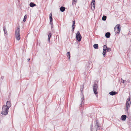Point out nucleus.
I'll return each instance as SVG.
<instances>
[{
    "label": "nucleus",
    "instance_id": "nucleus-1",
    "mask_svg": "<svg viewBox=\"0 0 131 131\" xmlns=\"http://www.w3.org/2000/svg\"><path fill=\"white\" fill-rule=\"evenodd\" d=\"M20 32V26L18 25L15 30V34L16 39L18 40H19L21 38Z\"/></svg>",
    "mask_w": 131,
    "mask_h": 131
},
{
    "label": "nucleus",
    "instance_id": "nucleus-2",
    "mask_svg": "<svg viewBox=\"0 0 131 131\" xmlns=\"http://www.w3.org/2000/svg\"><path fill=\"white\" fill-rule=\"evenodd\" d=\"M84 88V85L81 86L80 91L81 93L82 96V97L81 98V103L80 105V107L84 103V95L83 93V90Z\"/></svg>",
    "mask_w": 131,
    "mask_h": 131
},
{
    "label": "nucleus",
    "instance_id": "nucleus-3",
    "mask_svg": "<svg viewBox=\"0 0 131 131\" xmlns=\"http://www.w3.org/2000/svg\"><path fill=\"white\" fill-rule=\"evenodd\" d=\"M8 109L7 108L3 106L1 114L3 115H6L8 114Z\"/></svg>",
    "mask_w": 131,
    "mask_h": 131
},
{
    "label": "nucleus",
    "instance_id": "nucleus-4",
    "mask_svg": "<svg viewBox=\"0 0 131 131\" xmlns=\"http://www.w3.org/2000/svg\"><path fill=\"white\" fill-rule=\"evenodd\" d=\"M94 93L95 94L98 93L97 89L98 88L97 83L96 82H94V84L93 86Z\"/></svg>",
    "mask_w": 131,
    "mask_h": 131
},
{
    "label": "nucleus",
    "instance_id": "nucleus-5",
    "mask_svg": "<svg viewBox=\"0 0 131 131\" xmlns=\"http://www.w3.org/2000/svg\"><path fill=\"white\" fill-rule=\"evenodd\" d=\"M121 28L119 24L117 25L114 28V31L116 34H119Z\"/></svg>",
    "mask_w": 131,
    "mask_h": 131
},
{
    "label": "nucleus",
    "instance_id": "nucleus-6",
    "mask_svg": "<svg viewBox=\"0 0 131 131\" xmlns=\"http://www.w3.org/2000/svg\"><path fill=\"white\" fill-rule=\"evenodd\" d=\"M130 97H129L127 99L126 104V109L127 111H128V108H129L130 104Z\"/></svg>",
    "mask_w": 131,
    "mask_h": 131
},
{
    "label": "nucleus",
    "instance_id": "nucleus-7",
    "mask_svg": "<svg viewBox=\"0 0 131 131\" xmlns=\"http://www.w3.org/2000/svg\"><path fill=\"white\" fill-rule=\"evenodd\" d=\"M76 39L78 41L80 42L81 41L82 37L79 31H78L76 34Z\"/></svg>",
    "mask_w": 131,
    "mask_h": 131
},
{
    "label": "nucleus",
    "instance_id": "nucleus-8",
    "mask_svg": "<svg viewBox=\"0 0 131 131\" xmlns=\"http://www.w3.org/2000/svg\"><path fill=\"white\" fill-rule=\"evenodd\" d=\"M50 23L51 25V29L53 27V24L52 23V13H51L49 15Z\"/></svg>",
    "mask_w": 131,
    "mask_h": 131
},
{
    "label": "nucleus",
    "instance_id": "nucleus-9",
    "mask_svg": "<svg viewBox=\"0 0 131 131\" xmlns=\"http://www.w3.org/2000/svg\"><path fill=\"white\" fill-rule=\"evenodd\" d=\"M11 105V103L10 101H7L6 102V105H3V106L6 107L8 109H9V108L10 107Z\"/></svg>",
    "mask_w": 131,
    "mask_h": 131
},
{
    "label": "nucleus",
    "instance_id": "nucleus-10",
    "mask_svg": "<svg viewBox=\"0 0 131 131\" xmlns=\"http://www.w3.org/2000/svg\"><path fill=\"white\" fill-rule=\"evenodd\" d=\"M117 93V92L116 91H111L109 92V94L112 95H115Z\"/></svg>",
    "mask_w": 131,
    "mask_h": 131
},
{
    "label": "nucleus",
    "instance_id": "nucleus-11",
    "mask_svg": "<svg viewBox=\"0 0 131 131\" xmlns=\"http://www.w3.org/2000/svg\"><path fill=\"white\" fill-rule=\"evenodd\" d=\"M110 33L109 32H107L105 34V36L106 38H109L110 36Z\"/></svg>",
    "mask_w": 131,
    "mask_h": 131
},
{
    "label": "nucleus",
    "instance_id": "nucleus-12",
    "mask_svg": "<svg viewBox=\"0 0 131 131\" xmlns=\"http://www.w3.org/2000/svg\"><path fill=\"white\" fill-rule=\"evenodd\" d=\"M127 117L125 115H122L121 117L123 121H125Z\"/></svg>",
    "mask_w": 131,
    "mask_h": 131
},
{
    "label": "nucleus",
    "instance_id": "nucleus-13",
    "mask_svg": "<svg viewBox=\"0 0 131 131\" xmlns=\"http://www.w3.org/2000/svg\"><path fill=\"white\" fill-rule=\"evenodd\" d=\"M95 0H92V2L91 3V5H92V7L91 8H92V7L93 8H95Z\"/></svg>",
    "mask_w": 131,
    "mask_h": 131
},
{
    "label": "nucleus",
    "instance_id": "nucleus-14",
    "mask_svg": "<svg viewBox=\"0 0 131 131\" xmlns=\"http://www.w3.org/2000/svg\"><path fill=\"white\" fill-rule=\"evenodd\" d=\"M3 30L4 31V34L7 35V30L6 28V27L5 26H3Z\"/></svg>",
    "mask_w": 131,
    "mask_h": 131
},
{
    "label": "nucleus",
    "instance_id": "nucleus-15",
    "mask_svg": "<svg viewBox=\"0 0 131 131\" xmlns=\"http://www.w3.org/2000/svg\"><path fill=\"white\" fill-rule=\"evenodd\" d=\"M52 36V35L51 33H49L48 35V41L49 42H50V39Z\"/></svg>",
    "mask_w": 131,
    "mask_h": 131
},
{
    "label": "nucleus",
    "instance_id": "nucleus-16",
    "mask_svg": "<svg viewBox=\"0 0 131 131\" xmlns=\"http://www.w3.org/2000/svg\"><path fill=\"white\" fill-rule=\"evenodd\" d=\"M96 123L95 124V125H96L97 126V128H98L100 127L99 123L97 119H96Z\"/></svg>",
    "mask_w": 131,
    "mask_h": 131
},
{
    "label": "nucleus",
    "instance_id": "nucleus-17",
    "mask_svg": "<svg viewBox=\"0 0 131 131\" xmlns=\"http://www.w3.org/2000/svg\"><path fill=\"white\" fill-rule=\"evenodd\" d=\"M107 52V51L106 49H103V52L102 54L103 55L104 57H105L106 56V54Z\"/></svg>",
    "mask_w": 131,
    "mask_h": 131
},
{
    "label": "nucleus",
    "instance_id": "nucleus-18",
    "mask_svg": "<svg viewBox=\"0 0 131 131\" xmlns=\"http://www.w3.org/2000/svg\"><path fill=\"white\" fill-rule=\"evenodd\" d=\"M29 5L30 7H33L34 6H36V5L33 2H31L30 3Z\"/></svg>",
    "mask_w": 131,
    "mask_h": 131
},
{
    "label": "nucleus",
    "instance_id": "nucleus-19",
    "mask_svg": "<svg viewBox=\"0 0 131 131\" xmlns=\"http://www.w3.org/2000/svg\"><path fill=\"white\" fill-rule=\"evenodd\" d=\"M94 48L96 49H97L98 48V45L97 44H95L93 46Z\"/></svg>",
    "mask_w": 131,
    "mask_h": 131
},
{
    "label": "nucleus",
    "instance_id": "nucleus-20",
    "mask_svg": "<svg viewBox=\"0 0 131 131\" xmlns=\"http://www.w3.org/2000/svg\"><path fill=\"white\" fill-rule=\"evenodd\" d=\"M27 17V15H25V16L24 17V19L23 20V21L24 22H25L26 21Z\"/></svg>",
    "mask_w": 131,
    "mask_h": 131
},
{
    "label": "nucleus",
    "instance_id": "nucleus-21",
    "mask_svg": "<svg viewBox=\"0 0 131 131\" xmlns=\"http://www.w3.org/2000/svg\"><path fill=\"white\" fill-rule=\"evenodd\" d=\"M106 16L105 15L103 16L102 17V20L103 21H105L106 19Z\"/></svg>",
    "mask_w": 131,
    "mask_h": 131
},
{
    "label": "nucleus",
    "instance_id": "nucleus-22",
    "mask_svg": "<svg viewBox=\"0 0 131 131\" xmlns=\"http://www.w3.org/2000/svg\"><path fill=\"white\" fill-rule=\"evenodd\" d=\"M70 53L69 52H68L67 53V57H68V58L69 59H70Z\"/></svg>",
    "mask_w": 131,
    "mask_h": 131
},
{
    "label": "nucleus",
    "instance_id": "nucleus-23",
    "mask_svg": "<svg viewBox=\"0 0 131 131\" xmlns=\"http://www.w3.org/2000/svg\"><path fill=\"white\" fill-rule=\"evenodd\" d=\"M106 49V51L108 52H110L111 50V49L108 47H107Z\"/></svg>",
    "mask_w": 131,
    "mask_h": 131
},
{
    "label": "nucleus",
    "instance_id": "nucleus-24",
    "mask_svg": "<svg viewBox=\"0 0 131 131\" xmlns=\"http://www.w3.org/2000/svg\"><path fill=\"white\" fill-rule=\"evenodd\" d=\"M75 20L73 21L72 27H75Z\"/></svg>",
    "mask_w": 131,
    "mask_h": 131
},
{
    "label": "nucleus",
    "instance_id": "nucleus-25",
    "mask_svg": "<svg viewBox=\"0 0 131 131\" xmlns=\"http://www.w3.org/2000/svg\"><path fill=\"white\" fill-rule=\"evenodd\" d=\"M73 2H72V5H74L75 4V3H76L77 2V0H72Z\"/></svg>",
    "mask_w": 131,
    "mask_h": 131
},
{
    "label": "nucleus",
    "instance_id": "nucleus-26",
    "mask_svg": "<svg viewBox=\"0 0 131 131\" xmlns=\"http://www.w3.org/2000/svg\"><path fill=\"white\" fill-rule=\"evenodd\" d=\"M72 28L71 30L72 33L73 34L74 31V30L75 28V27H72Z\"/></svg>",
    "mask_w": 131,
    "mask_h": 131
},
{
    "label": "nucleus",
    "instance_id": "nucleus-27",
    "mask_svg": "<svg viewBox=\"0 0 131 131\" xmlns=\"http://www.w3.org/2000/svg\"><path fill=\"white\" fill-rule=\"evenodd\" d=\"M107 48V47L106 45H104L103 47V49H106Z\"/></svg>",
    "mask_w": 131,
    "mask_h": 131
},
{
    "label": "nucleus",
    "instance_id": "nucleus-28",
    "mask_svg": "<svg viewBox=\"0 0 131 131\" xmlns=\"http://www.w3.org/2000/svg\"><path fill=\"white\" fill-rule=\"evenodd\" d=\"M66 9H60V10L62 12H63Z\"/></svg>",
    "mask_w": 131,
    "mask_h": 131
},
{
    "label": "nucleus",
    "instance_id": "nucleus-29",
    "mask_svg": "<svg viewBox=\"0 0 131 131\" xmlns=\"http://www.w3.org/2000/svg\"><path fill=\"white\" fill-rule=\"evenodd\" d=\"M121 82L122 83H124L125 81L124 80H123L122 78L121 79Z\"/></svg>",
    "mask_w": 131,
    "mask_h": 131
},
{
    "label": "nucleus",
    "instance_id": "nucleus-30",
    "mask_svg": "<svg viewBox=\"0 0 131 131\" xmlns=\"http://www.w3.org/2000/svg\"><path fill=\"white\" fill-rule=\"evenodd\" d=\"M59 8H66L64 7L63 6H61V7H60Z\"/></svg>",
    "mask_w": 131,
    "mask_h": 131
},
{
    "label": "nucleus",
    "instance_id": "nucleus-31",
    "mask_svg": "<svg viewBox=\"0 0 131 131\" xmlns=\"http://www.w3.org/2000/svg\"><path fill=\"white\" fill-rule=\"evenodd\" d=\"M4 77L3 76H2L1 78L2 79H3L4 78Z\"/></svg>",
    "mask_w": 131,
    "mask_h": 131
},
{
    "label": "nucleus",
    "instance_id": "nucleus-32",
    "mask_svg": "<svg viewBox=\"0 0 131 131\" xmlns=\"http://www.w3.org/2000/svg\"><path fill=\"white\" fill-rule=\"evenodd\" d=\"M92 124H91V128H92Z\"/></svg>",
    "mask_w": 131,
    "mask_h": 131
},
{
    "label": "nucleus",
    "instance_id": "nucleus-33",
    "mask_svg": "<svg viewBox=\"0 0 131 131\" xmlns=\"http://www.w3.org/2000/svg\"><path fill=\"white\" fill-rule=\"evenodd\" d=\"M30 58H28V59H27V60L28 61H30Z\"/></svg>",
    "mask_w": 131,
    "mask_h": 131
},
{
    "label": "nucleus",
    "instance_id": "nucleus-34",
    "mask_svg": "<svg viewBox=\"0 0 131 131\" xmlns=\"http://www.w3.org/2000/svg\"><path fill=\"white\" fill-rule=\"evenodd\" d=\"M92 9V10L93 11L94 10V9Z\"/></svg>",
    "mask_w": 131,
    "mask_h": 131
},
{
    "label": "nucleus",
    "instance_id": "nucleus-35",
    "mask_svg": "<svg viewBox=\"0 0 131 131\" xmlns=\"http://www.w3.org/2000/svg\"><path fill=\"white\" fill-rule=\"evenodd\" d=\"M101 127H100V128H99V129H101Z\"/></svg>",
    "mask_w": 131,
    "mask_h": 131
},
{
    "label": "nucleus",
    "instance_id": "nucleus-36",
    "mask_svg": "<svg viewBox=\"0 0 131 131\" xmlns=\"http://www.w3.org/2000/svg\"><path fill=\"white\" fill-rule=\"evenodd\" d=\"M91 131H93L92 130V128H91Z\"/></svg>",
    "mask_w": 131,
    "mask_h": 131
},
{
    "label": "nucleus",
    "instance_id": "nucleus-37",
    "mask_svg": "<svg viewBox=\"0 0 131 131\" xmlns=\"http://www.w3.org/2000/svg\"><path fill=\"white\" fill-rule=\"evenodd\" d=\"M1 123V120H0V123Z\"/></svg>",
    "mask_w": 131,
    "mask_h": 131
}]
</instances>
